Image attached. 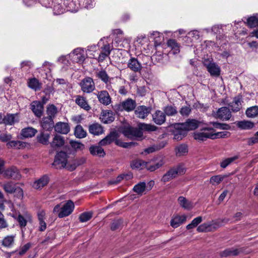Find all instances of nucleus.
<instances>
[{
    "label": "nucleus",
    "instance_id": "obj_61",
    "mask_svg": "<svg viewBox=\"0 0 258 258\" xmlns=\"http://www.w3.org/2000/svg\"><path fill=\"white\" fill-rule=\"evenodd\" d=\"M112 49V46H111L108 43L104 44L103 46L101 47V49L102 50L101 52L106 53L107 55H109L110 54Z\"/></svg>",
    "mask_w": 258,
    "mask_h": 258
},
{
    "label": "nucleus",
    "instance_id": "obj_48",
    "mask_svg": "<svg viewBox=\"0 0 258 258\" xmlns=\"http://www.w3.org/2000/svg\"><path fill=\"white\" fill-rule=\"evenodd\" d=\"M167 45L173 50V54H177L179 52V48L178 43L175 40L169 39L167 41Z\"/></svg>",
    "mask_w": 258,
    "mask_h": 258
},
{
    "label": "nucleus",
    "instance_id": "obj_22",
    "mask_svg": "<svg viewBox=\"0 0 258 258\" xmlns=\"http://www.w3.org/2000/svg\"><path fill=\"white\" fill-rule=\"evenodd\" d=\"M127 67L134 72H140L142 68L141 63L135 57H131L128 60Z\"/></svg>",
    "mask_w": 258,
    "mask_h": 258
},
{
    "label": "nucleus",
    "instance_id": "obj_13",
    "mask_svg": "<svg viewBox=\"0 0 258 258\" xmlns=\"http://www.w3.org/2000/svg\"><path fill=\"white\" fill-rule=\"evenodd\" d=\"M97 97L99 102L104 105H108L111 102V98L106 90L99 91Z\"/></svg>",
    "mask_w": 258,
    "mask_h": 258
},
{
    "label": "nucleus",
    "instance_id": "obj_19",
    "mask_svg": "<svg viewBox=\"0 0 258 258\" xmlns=\"http://www.w3.org/2000/svg\"><path fill=\"white\" fill-rule=\"evenodd\" d=\"M19 121V116L18 114H7L3 116V123L5 125H12L16 122Z\"/></svg>",
    "mask_w": 258,
    "mask_h": 258
},
{
    "label": "nucleus",
    "instance_id": "obj_29",
    "mask_svg": "<svg viewBox=\"0 0 258 258\" xmlns=\"http://www.w3.org/2000/svg\"><path fill=\"white\" fill-rule=\"evenodd\" d=\"M89 131L91 134L98 136L103 133V128L100 124L96 123L89 125Z\"/></svg>",
    "mask_w": 258,
    "mask_h": 258
},
{
    "label": "nucleus",
    "instance_id": "obj_24",
    "mask_svg": "<svg viewBox=\"0 0 258 258\" xmlns=\"http://www.w3.org/2000/svg\"><path fill=\"white\" fill-rule=\"evenodd\" d=\"M241 102V98L236 96L234 98L233 101L229 104V106L232 111L238 112L242 107Z\"/></svg>",
    "mask_w": 258,
    "mask_h": 258
},
{
    "label": "nucleus",
    "instance_id": "obj_54",
    "mask_svg": "<svg viewBox=\"0 0 258 258\" xmlns=\"http://www.w3.org/2000/svg\"><path fill=\"white\" fill-rule=\"evenodd\" d=\"M92 217V212H86L80 215L79 220L81 222H86L89 221Z\"/></svg>",
    "mask_w": 258,
    "mask_h": 258
},
{
    "label": "nucleus",
    "instance_id": "obj_10",
    "mask_svg": "<svg viewBox=\"0 0 258 258\" xmlns=\"http://www.w3.org/2000/svg\"><path fill=\"white\" fill-rule=\"evenodd\" d=\"M215 116L223 120H228L231 117V113L228 108L223 107L217 110Z\"/></svg>",
    "mask_w": 258,
    "mask_h": 258
},
{
    "label": "nucleus",
    "instance_id": "obj_60",
    "mask_svg": "<svg viewBox=\"0 0 258 258\" xmlns=\"http://www.w3.org/2000/svg\"><path fill=\"white\" fill-rule=\"evenodd\" d=\"M70 144L72 147L75 150H82L84 148V145L80 142L71 141Z\"/></svg>",
    "mask_w": 258,
    "mask_h": 258
},
{
    "label": "nucleus",
    "instance_id": "obj_42",
    "mask_svg": "<svg viewBox=\"0 0 258 258\" xmlns=\"http://www.w3.org/2000/svg\"><path fill=\"white\" fill-rule=\"evenodd\" d=\"M74 134L76 138L82 139L86 137L87 132L84 130L82 125L79 124L75 127Z\"/></svg>",
    "mask_w": 258,
    "mask_h": 258
},
{
    "label": "nucleus",
    "instance_id": "obj_16",
    "mask_svg": "<svg viewBox=\"0 0 258 258\" xmlns=\"http://www.w3.org/2000/svg\"><path fill=\"white\" fill-rule=\"evenodd\" d=\"M153 121L157 125H161L166 121V115L164 112L157 110L152 114Z\"/></svg>",
    "mask_w": 258,
    "mask_h": 258
},
{
    "label": "nucleus",
    "instance_id": "obj_6",
    "mask_svg": "<svg viewBox=\"0 0 258 258\" xmlns=\"http://www.w3.org/2000/svg\"><path fill=\"white\" fill-rule=\"evenodd\" d=\"M81 90L86 93L92 92L95 89V83L93 79L90 77H86L83 79L79 84Z\"/></svg>",
    "mask_w": 258,
    "mask_h": 258
},
{
    "label": "nucleus",
    "instance_id": "obj_2",
    "mask_svg": "<svg viewBox=\"0 0 258 258\" xmlns=\"http://www.w3.org/2000/svg\"><path fill=\"white\" fill-rule=\"evenodd\" d=\"M185 172V169L183 165L179 164L174 166L169 169L166 173L163 175L161 181L164 183L167 182L177 177L179 175L183 174Z\"/></svg>",
    "mask_w": 258,
    "mask_h": 258
},
{
    "label": "nucleus",
    "instance_id": "obj_20",
    "mask_svg": "<svg viewBox=\"0 0 258 258\" xmlns=\"http://www.w3.org/2000/svg\"><path fill=\"white\" fill-rule=\"evenodd\" d=\"M150 107H147L144 105L138 106L135 111L136 116L140 118H145L150 113Z\"/></svg>",
    "mask_w": 258,
    "mask_h": 258
},
{
    "label": "nucleus",
    "instance_id": "obj_40",
    "mask_svg": "<svg viewBox=\"0 0 258 258\" xmlns=\"http://www.w3.org/2000/svg\"><path fill=\"white\" fill-rule=\"evenodd\" d=\"M16 235H8L2 241V245L6 247H11L14 243Z\"/></svg>",
    "mask_w": 258,
    "mask_h": 258
},
{
    "label": "nucleus",
    "instance_id": "obj_9",
    "mask_svg": "<svg viewBox=\"0 0 258 258\" xmlns=\"http://www.w3.org/2000/svg\"><path fill=\"white\" fill-rule=\"evenodd\" d=\"M3 187L5 191L9 194H12L17 191L20 197L23 196V191L22 188H16V185L12 182H8L3 185Z\"/></svg>",
    "mask_w": 258,
    "mask_h": 258
},
{
    "label": "nucleus",
    "instance_id": "obj_36",
    "mask_svg": "<svg viewBox=\"0 0 258 258\" xmlns=\"http://www.w3.org/2000/svg\"><path fill=\"white\" fill-rule=\"evenodd\" d=\"M238 127L241 130H249L254 127V123L249 120H242L238 121L236 123Z\"/></svg>",
    "mask_w": 258,
    "mask_h": 258
},
{
    "label": "nucleus",
    "instance_id": "obj_11",
    "mask_svg": "<svg viewBox=\"0 0 258 258\" xmlns=\"http://www.w3.org/2000/svg\"><path fill=\"white\" fill-rule=\"evenodd\" d=\"M179 126L183 127L186 132L197 128L200 124V121L195 119H188L183 123H180Z\"/></svg>",
    "mask_w": 258,
    "mask_h": 258
},
{
    "label": "nucleus",
    "instance_id": "obj_25",
    "mask_svg": "<svg viewBox=\"0 0 258 258\" xmlns=\"http://www.w3.org/2000/svg\"><path fill=\"white\" fill-rule=\"evenodd\" d=\"M54 127L56 132L62 134H67L70 130L69 124L62 122H57Z\"/></svg>",
    "mask_w": 258,
    "mask_h": 258
},
{
    "label": "nucleus",
    "instance_id": "obj_21",
    "mask_svg": "<svg viewBox=\"0 0 258 258\" xmlns=\"http://www.w3.org/2000/svg\"><path fill=\"white\" fill-rule=\"evenodd\" d=\"M49 180L48 176L44 175L34 182L33 187L36 189H41L48 184Z\"/></svg>",
    "mask_w": 258,
    "mask_h": 258
},
{
    "label": "nucleus",
    "instance_id": "obj_14",
    "mask_svg": "<svg viewBox=\"0 0 258 258\" xmlns=\"http://www.w3.org/2000/svg\"><path fill=\"white\" fill-rule=\"evenodd\" d=\"M4 174L7 178L13 179H20L21 177L19 170L15 167H12L7 169L5 171Z\"/></svg>",
    "mask_w": 258,
    "mask_h": 258
},
{
    "label": "nucleus",
    "instance_id": "obj_58",
    "mask_svg": "<svg viewBox=\"0 0 258 258\" xmlns=\"http://www.w3.org/2000/svg\"><path fill=\"white\" fill-rule=\"evenodd\" d=\"M191 111V107L190 105H188L182 106L179 110V113L183 116H187L190 113Z\"/></svg>",
    "mask_w": 258,
    "mask_h": 258
},
{
    "label": "nucleus",
    "instance_id": "obj_38",
    "mask_svg": "<svg viewBox=\"0 0 258 258\" xmlns=\"http://www.w3.org/2000/svg\"><path fill=\"white\" fill-rule=\"evenodd\" d=\"M36 133V130L31 127H28L22 129L21 135L25 138H30L34 136Z\"/></svg>",
    "mask_w": 258,
    "mask_h": 258
},
{
    "label": "nucleus",
    "instance_id": "obj_51",
    "mask_svg": "<svg viewBox=\"0 0 258 258\" xmlns=\"http://www.w3.org/2000/svg\"><path fill=\"white\" fill-rule=\"evenodd\" d=\"M49 137L50 136L49 134L42 133L37 136V140L39 143L43 145H47L49 143Z\"/></svg>",
    "mask_w": 258,
    "mask_h": 258
},
{
    "label": "nucleus",
    "instance_id": "obj_27",
    "mask_svg": "<svg viewBox=\"0 0 258 258\" xmlns=\"http://www.w3.org/2000/svg\"><path fill=\"white\" fill-rule=\"evenodd\" d=\"M101 146L92 145L89 147V151L93 156H96L99 157H103L105 155V153Z\"/></svg>",
    "mask_w": 258,
    "mask_h": 258
},
{
    "label": "nucleus",
    "instance_id": "obj_37",
    "mask_svg": "<svg viewBox=\"0 0 258 258\" xmlns=\"http://www.w3.org/2000/svg\"><path fill=\"white\" fill-rule=\"evenodd\" d=\"M245 114L248 118H255L258 116V106L255 105L247 108Z\"/></svg>",
    "mask_w": 258,
    "mask_h": 258
},
{
    "label": "nucleus",
    "instance_id": "obj_3",
    "mask_svg": "<svg viewBox=\"0 0 258 258\" xmlns=\"http://www.w3.org/2000/svg\"><path fill=\"white\" fill-rule=\"evenodd\" d=\"M120 132L126 138L142 140L143 133L138 128L133 127L130 125L124 126L120 128Z\"/></svg>",
    "mask_w": 258,
    "mask_h": 258
},
{
    "label": "nucleus",
    "instance_id": "obj_49",
    "mask_svg": "<svg viewBox=\"0 0 258 258\" xmlns=\"http://www.w3.org/2000/svg\"><path fill=\"white\" fill-rule=\"evenodd\" d=\"M203 221V218L202 216H199L195 218H194L191 222L190 223L188 224L186 228L187 230L192 229L196 227L200 224Z\"/></svg>",
    "mask_w": 258,
    "mask_h": 258
},
{
    "label": "nucleus",
    "instance_id": "obj_26",
    "mask_svg": "<svg viewBox=\"0 0 258 258\" xmlns=\"http://www.w3.org/2000/svg\"><path fill=\"white\" fill-rule=\"evenodd\" d=\"M75 102L78 105L86 111H88L91 109V107L89 105L86 98L83 96L80 95L77 96Z\"/></svg>",
    "mask_w": 258,
    "mask_h": 258
},
{
    "label": "nucleus",
    "instance_id": "obj_53",
    "mask_svg": "<svg viewBox=\"0 0 258 258\" xmlns=\"http://www.w3.org/2000/svg\"><path fill=\"white\" fill-rule=\"evenodd\" d=\"M209 124L213 125V127L216 128L228 130L230 128V126L227 123H222L217 122H210Z\"/></svg>",
    "mask_w": 258,
    "mask_h": 258
},
{
    "label": "nucleus",
    "instance_id": "obj_63",
    "mask_svg": "<svg viewBox=\"0 0 258 258\" xmlns=\"http://www.w3.org/2000/svg\"><path fill=\"white\" fill-rule=\"evenodd\" d=\"M8 224L4 218V216L0 211V229L7 227Z\"/></svg>",
    "mask_w": 258,
    "mask_h": 258
},
{
    "label": "nucleus",
    "instance_id": "obj_1",
    "mask_svg": "<svg viewBox=\"0 0 258 258\" xmlns=\"http://www.w3.org/2000/svg\"><path fill=\"white\" fill-rule=\"evenodd\" d=\"M75 208L74 203L69 200L64 204L56 205L53 210V213H57L59 218H63L71 215Z\"/></svg>",
    "mask_w": 258,
    "mask_h": 258
},
{
    "label": "nucleus",
    "instance_id": "obj_62",
    "mask_svg": "<svg viewBox=\"0 0 258 258\" xmlns=\"http://www.w3.org/2000/svg\"><path fill=\"white\" fill-rule=\"evenodd\" d=\"M17 220L21 227H24L26 226L27 223V220L22 215L19 214Z\"/></svg>",
    "mask_w": 258,
    "mask_h": 258
},
{
    "label": "nucleus",
    "instance_id": "obj_32",
    "mask_svg": "<svg viewBox=\"0 0 258 258\" xmlns=\"http://www.w3.org/2000/svg\"><path fill=\"white\" fill-rule=\"evenodd\" d=\"M178 202L182 208L186 210H190L194 207V205L191 202L182 196L178 198Z\"/></svg>",
    "mask_w": 258,
    "mask_h": 258
},
{
    "label": "nucleus",
    "instance_id": "obj_52",
    "mask_svg": "<svg viewBox=\"0 0 258 258\" xmlns=\"http://www.w3.org/2000/svg\"><path fill=\"white\" fill-rule=\"evenodd\" d=\"M215 130L212 131L213 139L218 138H225L229 137L230 134L227 131H223L220 132L215 133Z\"/></svg>",
    "mask_w": 258,
    "mask_h": 258
},
{
    "label": "nucleus",
    "instance_id": "obj_30",
    "mask_svg": "<svg viewBox=\"0 0 258 258\" xmlns=\"http://www.w3.org/2000/svg\"><path fill=\"white\" fill-rule=\"evenodd\" d=\"M174 151L177 157L185 156L188 153V147L186 144H180L175 147Z\"/></svg>",
    "mask_w": 258,
    "mask_h": 258
},
{
    "label": "nucleus",
    "instance_id": "obj_41",
    "mask_svg": "<svg viewBox=\"0 0 258 258\" xmlns=\"http://www.w3.org/2000/svg\"><path fill=\"white\" fill-rule=\"evenodd\" d=\"M241 252L242 250L241 249H227L221 252V255L222 256H236L238 255Z\"/></svg>",
    "mask_w": 258,
    "mask_h": 258
},
{
    "label": "nucleus",
    "instance_id": "obj_39",
    "mask_svg": "<svg viewBox=\"0 0 258 258\" xmlns=\"http://www.w3.org/2000/svg\"><path fill=\"white\" fill-rule=\"evenodd\" d=\"M146 163L147 165H146L145 168H146L148 170L150 171H155L161 167L163 164L162 161H160L157 163H154L153 161H150L149 162H146Z\"/></svg>",
    "mask_w": 258,
    "mask_h": 258
},
{
    "label": "nucleus",
    "instance_id": "obj_50",
    "mask_svg": "<svg viewBox=\"0 0 258 258\" xmlns=\"http://www.w3.org/2000/svg\"><path fill=\"white\" fill-rule=\"evenodd\" d=\"M57 112V109L56 107L53 105H49L47 107L46 113L48 115L47 117H51L53 119V118L55 116Z\"/></svg>",
    "mask_w": 258,
    "mask_h": 258
},
{
    "label": "nucleus",
    "instance_id": "obj_28",
    "mask_svg": "<svg viewBox=\"0 0 258 258\" xmlns=\"http://www.w3.org/2000/svg\"><path fill=\"white\" fill-rule=\"evenodd\" d=\"M40 124L41 127L46 131L51 130L54 127L53 119L47 116L42 119Z\"/></svg>",
    "mask_w": 258,
    "mask_h": 258
},
{
    "label": "nucleus",
    "instance_id": "obj_35",
    "mask_svg": "<svg viewBox=\"0 0 258 258\" xmlns=\"http://www.w3.org/2000/svg\"><path fill=\"white\" fill-rule=\"evenodd\" d=\"M147 163L141 159L133 160L131 163V166L132 169H143L145 168Z\"/></svg>",
    "mask_w": 258,
    "mask_h": 258
},
{
    "label": "nucleus",
    "instance_id": "obj_55",
    "mask_svg": "<svg viewBox=\"0 0 258 258\" xmlns=\"http://www.w3.org/2000/svg\"><path fill=\"white\" fill-rule=\"evenodd\" d=\"M224 177L221 175L213 176L210 178V182L214 185L219 184L224 179Z\"/></svg>",
    "mask_w": 258,
    "mask_h": 258
},
{
    "label": "nucleus",
    "instance_id": "obj_44",
    "mask_svg": "<svg viewBox=\"0 0 258 258\" xmlns=\"http://www.w3.org/2000/svg\"><path fill=\"white\" fill-rule=\"evenodd\" d=\"M132 177L131 174H120L118 175L115 179H112L108 181L109 184H117L119 183L122 180L125 179L128 180Z\"/></svg>",
    "mask_w": 258,
    "mask_h": 258
},
{
    "label": "nucleus",
    "instance_id": "obj_18",
    "mask_svg": "<svg viewBox=\"0 0 258 258\" xmlns=\"http://www.w3.org/2000/svg\"><path fill=\"white\" fill-rule=\"evenodd\" d=\"M31 109L35 115L37 117H40L42 116L43 110V106L40 101H33L31 104Z\"/></svg>",
    "mask_w": 258,
    "mask_h": 258
},
{
    "label": "nucleus",
    "instance_id": "obj_8",
    "mask_svg": "<svg viewBox=\"0 0 258 258\" xmlns=\"http://www.w3.org/2000/svg\"><path fill=\"white\" fill-rule=\"evenodd\" d=\"M204 64L211 76L217 77L220 76V68L215 62L205 60Z\"/></svg>",
    "mask_w": 258,
    "mask_h": 258
},
{
    "label": "nucleus",
    "instance_id": "obj_56",
    "mask_svg": "<svg viewBox=\"0 0 258 258\" xmlns=\"http://www.w3.org/2000/svg\"><path fill=\"white\" fill-rule=\"evenodd\" d=\"M96 76L106 84H107L109 81V77L106 72L104 70H102L98 72Z\"/></svg>",
    "mask_w": 258,
    "mask_h": 258
},
{
    "label": "nucleus",
    "instance_id": "obj_46",
    "mask_svg": "<svg viewBox=\"0 0 258 258\" xmlns=\"http://www.w3.org/2000/svg\"><path fill=\"white\" fill-rule=\"evenodd\" d=\"M28 84L29 88L35 91L40 90L41 88V83L35 78L30 79Z\"/></svg>",
    "mask_w": 258,
    "mask_h": 258
},
{
    "label": "nucleus",
    "instance_id": "obj_17",
    "mask_svg": "<svg viewBox=\"0 0 258 258\" xmlns=\"http://www.w3.org/2000/svg\"><path fill=\"white\" fill-rule=\"evenodd\" d=\"M100 119L104 123H110L114 120V114L111 111L103 110L100 114Z\"/></svg>",
    "mask_w": 258,
    "mask_h": 258
},
{
    "label": "nucleus",
    "instance_id": "obj_64",
    "mask_svg": "<svg viewBox=\"0 0 258 258\" xmlns=\"http://www.w3.org/2000/svg\"><path fill=\"white\" fill-rule=\"evenodd\" d=\"M122 223L121 219H118L113 221L111 225V229L115 230L117 229Z\"/></svg>",
    "mask_w": 258,
    "mask_h": 258
},
{
    "label": "nucleus",
    "instance_id": "obj_12",
    "mask_svg": "<svg viewBox=\"0 0 258 258\" xmlns=\"http://www.w3.org/2000/svg\"><path fill=\"white\" fill-rule=\"evenodd\" d=\"M180 123L174 125V129L173 131V139L177 141L181 140L187 135V132L183 127L179 126Z\"/></svg>",
    "mask_w": 258,
    "mask_h": 258
},
{
    "label": "nucleus",
    "instance_id": "obj_33",
    "mask_svg": "<svg viewBox=\"0 0 258 258\" xmlns=\"http://www.w3.org/2000/svg\"><path fill=\"white\" fill-rule=\"evenodd\" d=\"M133 190L140 196H142L143 195L145 194L146 190V183L145 182H140L138 183L134 186Z\"/></svg>",
    "mask_w": 258,
    "mask_h": 258
},
{
    "label": "nucleus",
    "instance_id": "obj_23",
    "mask_svg": "<svg viewBox=\"0 0 258 258\" xmlns=\"http://www.w3.org/2000/svg\"><path fill=\"white\" fill-rule=\"evenodd\" d=\"M187 216L185 215H176L173 217L170 221V225L173 228H177L186 221Z\"/></svg>",
    "mask_w": 258,
    "mask_h": 258
},
{
    "label": "nucleus",
    "instance_id": "obj_34",
    "mask_svg": "<svg viewBox=\"0 0 258 258\" xmlns=\"http://www.w3.org/2000/svg\"><path fill=\"white\" fill-rule=\"evenodd\" d=\"M72 54L74 55L75 57L74 59L77 62H83L85 59L84 54V49L81 48H77L73 50Z\"/></svg>",
    "mask_w": 258,
    "mask_h": 258
},
{
    "label": "nucleus",
    "instance_id": "obj_57",
    "mask_svg": "<svg viewBox=\"0 0 258 258\" xmlns=\"http://www.w3.org/2000/svg\"><path fill=\"white\" fill-rule=\"evenodd\" d=\"M238 158L237 156H235L232 157L227 158L221 162L220 166L222 168H225L232 162L238 159Z\"/></svg>",
    "mask_w": 258,
    "mask_h": 258
},
{
    "label": "nucleus",
    "instance_id": "obj_31",
    "mask_svg": "<svg viewBox=\"0 0 258 258\" xmlns=\"http://www.w3.org/2000/svg\"><path fill=\"white\" fill-rule=\"evenodd\" d=\"M64 144V140L63 137L56 135L53 138L52 142L50 143L51 147L55 149L62 146Z\"/></svg>",
    "mask_w": 258,
    "mask_h": 258
},
{
    "label": "nucleus",
    "instance_id": "obj_59",
    "mask_svg": "<svg viewBox=\"0 0 258 258\" xmlns=\"http://www.w3.org/2000/svg\"><path fill=\"white\" fill-rule=\"evenodd\" d=\"M247 23L250 27H256L258 25V19L255 16L250 17L247 19Z\"/></svg>",
    "mask_w": 258,
    "mask_h": 258
},
{
    "label": "nucleus",
    "instance_id": "obj_15",
    "mask_svg": "<svg viewBox=\"0 0 258 258\" xmlns=\"http://www.w3.org/2000/svg\"><path fill=\"white\" fill-rule=\"evenodd\" d=\"M118 138V133L115 131L112 132L105 138L101 140L99 142V145L100 146H106L107 145H109L114 141L116 142Z\"/></svg>",
    "mask_w": 258,
    "mask_h": 258
},
{
    "label": "nucleus",
    "instance_id": "obj_45",
    "mask_svg": "<svg viewBox=\"0 0 258 258\" xmlns=\"http://www.w3.org/2000/svg\"><path fill=\"white\" fill-rule=\"evenodd\" d=\"M139 130L143 132V131H147V132H153L157 130V127L154 125L151 124H146V123H140L139 124Z\"/></svg>",
    "mask_w": 258,
    "mask_h": 258
},
{
    "label": "nucleus",
    "instance_id": "obj_5",
    "mask_svg": "<svg viewBox=\"0 0 258 258\" xmlns=\"http://www.w3.org/2000/svg\"><path fill=\"white\" fill-rule=\"evenodd\" d=\"M212 131L214 128L212 127H204L200 132L194 133V138L196 140L205 141L207 139H213Z\"/></svg>",
    "mask_w": 258,
    "mask_h": 258
},
{
    "label": "nucleus",
    "instance_id": "obj_43",
    "mask_svg": "<svg viewBox=\"0 0 258 258\" xmlns=\"http://www.w3.org/2000/svg\"><path fill=\"white\" fill-rule=\"evenodd\" d=\"M213 228H216L214 226V224H212L208 223H204L199 225L198 227L197 230L199 232H208L211 231Z\"/></svg>",
    "mask_w": 258,
    "mask_h": 258
},
{
    "label": "nucleus",
    "instance_id": "obj_7",
    "mask_svg": "<svg viewBox=\"0 0 258 258\" xmlns=\"http://www.w3.org/2000/svg\"><path fill=\"white\" fill-rule=\"evenodd\" d=\"M67 160L68 155L66 152L61 151L55 156L52 165L57 169L64 168L67 165Z\"/></svg>",
    "mask_w": 258,
    "mask_h": 258
},
{
    "label": "nucleus",
    "instance_id": "obj_4",
    "mask_svg": "<svg viewBox=\"0 0 258 258\" xmlns=\"http://www.w3.org/2000/svg\"><path fill=\"white\" fill-rule=\"evenodd\" d=\"M136 105L135 100L131 98H127L120 103L116 104L114 106V109L117 111L125 110L127 112H130L135 109Z\"/></svg>",
    "mask_w": 258,
    "mask_h": 258
},
{
    "label": "nucleus",
    "instance_id": "obj_47",
    "mask_svg": "<svg viewBox=\"0 0 258 258\" xmlns=\"http://www.w3.org/2000/svg\"><path fill=\"white\" fill-rule=\"evenodd\" d=\"M164 113L167 116H173L177 114V111L176 107L172 105H167L163 109Z\"/></svg>",
    "mask_w": 258,
    "mask_h": 258
}]
</instances>
